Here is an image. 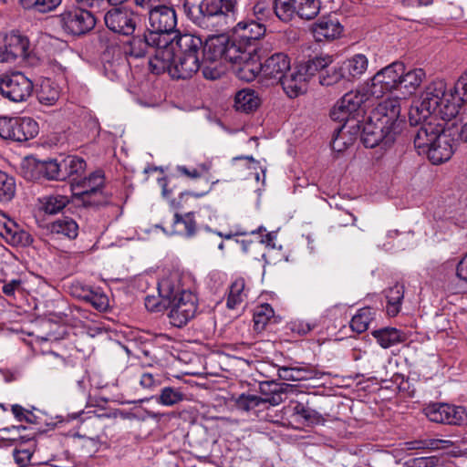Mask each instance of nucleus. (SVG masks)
I'll return each instance as SVG.
<instances>
[{"mask_svg": "<svg viewBox=\"0 0 467 467\" xmlns=\"http://www.w3.org/2000/svg\"><path fill=\"white\" fill-rule=\"evenodd\" d=\"M56 410H12L15 419L20 422H26L36 426L39 431H45L47 428H56L77 420L84 410L67 414V416L55 413Z\"/></svg>", "mask_w": 467, "mask_h": 467, "instance_id": "f8f14e48", "label": "nucleus"}, {"mask_svg": "<svg viewBox=\"0 0 467 467\" xmlns=\"http://www.w3.org/2000/svg\"><path fill=\"white\" fill-rule=\"evenodd\" d=\"M69 202L67 196L55 194L45 197L43 200V210L46 213L56 214L61 212Z\"/></svg>", "mask_w": 467, "mask_h": 467, "instance_id": "864d4df0", "label": "nucleus"}, {"mask_svg": "<svg viewBox=\"0 0 467 467\" xmlns=\"http://www.w3.org/2000/svg\"><path fill=\"white\" fill-rule=\"evenodd\" d=\"M292 386L276 381H263L259 385L261 396L255 394L243 393L235 400L238 409H254L262 404L268 403L271 406H277L284 400L288 389Z\"/></svg>", "mask_w": 467, "mask_h": 467, "instance_id": "6e6552de", "label": "nucleus"}, {"mask_svg": "<svg viewBox=\"0 0 467 467\" xmlns=\"http://www.w3.org/2000/svg\"><path fill=\"white\" fill-rule=\"evenodd\" d=\"M59 96L60 91L58 87L49 81L42 83L37 94L39 102L47 106L55 104L59 99Z\"/></svg>", "mask_w": 467, "mask_h": 467, "instance_id": "09e8293b", "label": "nucleus"}, {"mask_svg": "<svg viewBox=\"0 0 467 467\" xmlns=\"http://www.w3.org/2000/svg\"><path fill=\"white\" fill-rule=\"evenodd\" d=\"M58 20L63 31L75 36L87 34L96 25L92 13L83 7L65 10L58 16Z\"/></svg>", "mask_w": 467, "mask_h": 467, "instance_id": "4468645a", "label": "nucleus"}, {"mask_svg": "<svg viewBox=\"0 0 467 467\" xmlns=\"http://www.w3.org/2000/svg\"><path fill=\"white\" fill-rule=\"evenodd\" d=\"M426 418L436 423L467 425V410H423Z\"/></svg>", "mask_w": 467, "mask_h": 467, "instance_id": "2f4dec72", "label": "nucleus"}, {"mask_svg": "<svg viewBox=\"0 0 467 467\" xmlns=\"http://www.w3.org/2000/svg\"><path fill=\"white\" fill-rule=\"evenodd\" d=\"M397 134L368 117L362 128L361 140L366 148L379 146L383 149L389 147L394 142Z\"/></svg>", "mask_w": 467, "mask_h": 467, "instance_id": "a211bd4d", "label": "nucleus"}, {"mask_svg": "<svg viewBox=\"0 0 467 467\" xmlns=\"http://www.w3.org/2000/svg\"><path fill=\"white\" fill-rule=\"evenodd\" d=\"M160 297L167 301L170 309V323L176 327H182L197 312V298L190 291L183 290L176 275L162 278L158 284Z\"/></svg>", "mask_w": 467, "mask_h": 467, "instance_id": "7ed1b4c3", "label": "nucleus"}, {"mask_svg": "<svg viewBox=\"0 0 467 467\" xmlns=\"http://www.w3.org/2000/svg\"><path fill=\"white\" fill-rule=\"evenodd\" d=\"M403 69H405L404 63L394 61L378 71L368 86L369 95L381 98L388 92L399 89Z\"/></svg>", "mask_w": 467, "mask_h": 467, "instance_id": "ddd939ff", "label": "nucleus"}, {"mask_svg": "<svg viewBox=\"0 0 467 467\" xmlns=\"http://www.w3.org/2000/svg\"><path fill=\"white\" fill-rule=\"evenodd\" d=\"M87 300L98 310H106L109 306V298L105 295L90 293L86 296Z\"/></svg>", "mask_w": 467, "mask_h": 467, "instance_id": "e2e57ef3", "label": "nucleus"}, {"mask_svg": "<svg viewBox=\"0 0 467 467\" xmlns=\"http://www.w3.org/2000/svg\"><path fill=\"white\" fill-rule=\"evenodd\" d=\"M11 140L23 142L35 138L38 134V124L28 117L13 118Z\"/></svg>", "mask_w": 467, "mask_h": 467, "instance_id": "c85d7f7f", "label": "nucleus"}, {"mask_svg": "<svg viewBox=\"0 0 467 467\" xmlns=\"http://www.w3.org/2000/svg\"><path fill=\"white\" fill-rule=\"evenodd\" d=\"M294 381L309 380L312 379H320L323 373L315 367L307 364L299 367H293Z\"/></svg>", "mask_w": 467, "mask_h": 467, "instance_id": "4d7b16f0", "label": "nucleus"}, {"mask_svg": "<svg viewBox=\"0 0 467 467\" xmlns=\"http://www.w3.org/2000/svg\"><path fill=\"white\" fill-rule=\"evenodd\" d=\"M333 62L331 56L315 57L304 64H300L303 72L306 73L307 79L316 75L317 72L320 74Z\"/></svg>", "mask_w": 467, "mask_h": 467, "instance_id": "de8ad7c7", "label": "nucleus"}, {"mask_svg": "<svg viewBox=\"0 0 467 467\" xmlns=\"http://www.w3.org/2000/svg\"><path fill=\"white\" fill-rule=\"evenodd\" d=\"M226 44L227 36L224 35L209 36L202 48L205 63L223 60Z\"/></svg>", "mask_w": 467, "mask_h": 467, "instance_id": "72a5a7b5", "label": "nucleus"}, {"mask_svg": "<svg viewBox=\"0 0 467 467\" xmlns=\"http://www.w3.org/2000/svg\"><path fill=\"white\" fill-rule=\"evenodd\" d=\"M376 311L371 307H363L352 317L350 321V327L358 334L363 333L368 330L370 322L374 319Z\"/></svg>", "mask_w": 467, "mask_h": 467, "instance_id": "49530a36", "label": "nucleus"}, {"mask_svg": "<svg viewBox=\"0 0 467 467\" xmlns=\"http://www.w3.org/2000/svg\"><path fill=\"white\" fill-rule=\"evenodd\" d=\"M156 400L163 406H173L186 400V395L179 389L165 387Z\"/></svg>", "mask_w": 467, "mask_h": 467, "instance_id": "603ef678", "label": "nucleus"}, {"mask_svg": "<svg viewBox=\"0 0 467 467\" xmlns=\"http://www.w3.org/2000/svg\"><path fill=\"white\" fill-rule=\"evenodd\" d=\"M247 297L245 290V281L243 277L236 278L230 285L228 296L226 299V306L229 309H235Z\"/></svg>", "mask_w": 467, "mask_h": 467, "instance_id": "79ce46f5", "label": "nucleus"}, {"mask_svg": "<svg viewBox=\"0 0 467 467\" xmlns=\"http://www.w3.org/2000/svg\"><path fill=\"white\" fill-rule=\"evenodd\" d=\"M149 14V26L148 29L152 35L159 37L162 46L171 43L172 36L178 31L177 26V15L175 10L164 5L157 6L155 9L150 10Z\"/></svg>", "mask_w": 467, "mask_h": 467, "instance_id": "9d476101", "label": "nucleus"}, {"mask_svg": "<svg viewBox=\"0 0 467 467\" xmlns=\"http://www.w3.org/2000/svg\"><path fill=\"white\" fill-rule=\"evenodd\" d=\"M23 291V282L21 279H12L10 281H4L2 292L8 297H15L17 292Z\"/></svg>", "mask_w": 467, "mask_h": 467, "instance_id": "13d9d810", "label": "nucleus"}, {"mask_svg": "<svg viewBox=\"0 0 467 467\" xmlns=\"http://www.w3.org/2000/svg\"><path fill=\"white\" fill-rule=\"evenodd\" d=\"M28 46V39L16 32L0 36V63L14 62L17 57H25Z\"/></svg>", "mask_w": 467, "mask_h": 467, "instance_id": "aec40b11", "label": "nucleus"}, {"mask_svg": "<svg viewBox=\"0 0 467 467\" xmlns=\"http://www.w3.org/2000/svg\"><path fill=\"white\" fill-rule=\"evenodd\" d=\"M272 10H274L273 5L270 6L265 1H258L253 6V13L259 21L266 19Z\"/></svg>", "mask_w": 467, "mask_h": 467, "instance_id": "bf43d9fd", "label": "nucleus"}, {"mask_svg": "<svg viewBox=\"0 0 467 467\" xmlns=\"http://www.w3.org/2000/svg\"><path fill=\"white\" fill-rule=\"evenodd\" d=\"M368 65V61L366 56L357 54L341 63V70L345 74L346 79L350 81L359 78L366 72Z\"/></svg>", "mask_w": 467, "mask_h": 467, "instance_id": "c9c22d12", "label": "nucleus"}, {"mask_svg": "<svg viewBox=\"0 0 467 467\" xmlns=\"http://www.w3.org/2000/svg\"><path fill=\"white\" fill-rule=\"evenodd\" d=\"M149 67L153 74L160 75L168 72L172 78H191L201 67L200 58L192 56H175V52L169 49H160L149 60Z\"/></svg>", "mask_w": 467, "mask_h": 467, "instance_id": "20e7f679", "label": "nucleus"}, {"mask_svg": "<svg viewBox=\"0 0 467 467\" xmlns=\"http://www.w3.org/2000/svg\"><path fill=\"white\" fill-rule=\"evenodd\" d=\"M202 75L206 79L215 80L222 75V70L217 66L204 65L202 67Z\"/></svg>", "mask_w": 467, "mask_h": 467, "instance_id": "338daca9", "label": "nucleus"}, {"mask_svg": "<svg viewBox=\"0 0 467 467\" xmlns=\"http://www.w3.org/2000/svg\"><path fill=\"white\" fill-rule=\"evenodd\" d=\"M62 0H21L26 9H34L39 13H47L57 8Z\"/></svg>", "mask_w": 467, "mask_h": 467, "instance_id": "5fc2aeb1", "label": "nucleus"}, {"mask_svg": "<svg viewBox=\"0 0 467 467\" xmlns=\"http://www.w3.org/2000/svg\"><path fill=\"white\" fill-rule=\"evenodd\" d=\"M265 33V26L254 20L240 21L233 29V35L237 40L245 45L256 47V50L258 49V40Z\"/></svg>", "mask_w": 467, "mask_h": 467, "instance_id": "b1692460", "label": "nucleus"}, {"mask_svg": "<svg viewBox=\"0 0 467 467\" xmlns=\"http://www.w3.org/2000/svg\"><path fill=\"white\" fill-rule=\"evenodd\" d=\"M341 79H346L345 74H343V71L341 70V64L330 68L327 67L319 75V83L322 86H331L339 82Z\"/></svg>", "mask_w": 467, "mask_h": 467, "instance_id": "6e6d98bb", "label": "nucleus"}, {"mask_svg": "<svg viewBox=\"0 0 467 467\" xmlns=\"http://www.w3.org/2000/svg\"><path fill=\"white\" fill-rule=\"evenodd\" d=\"M287 412H289L288 416L280 415V419H270V420L274 424L294 429H301L317 422L312 416V412L316 410H287Z\"/></svg>", "mask_w": 467, "mask_h": 467, "instance_id": "c756f323", "label": "nucleus"}, {"mask_svg": "<svg viewBox=\"0 0 467 467\" xmlns=\"http://www.w3.org/2000/svg\"><path fill=\"white\" fill-rule=\"evenodd\" d=\"M51 233L61 234L68 239H75L78 234V225L75 220L69 217L59 218L50 223Z\"/></svg>", "mask_w": 467, "mask_h": 467, "instance_id": "a18cd8bd", "label": "nucleus"}, {"mask_svg": "<svg viewBox=\"0 0 467 467\" xmlns=\"http://www.w3.org/2000/svg\"><path fill=\"white\" fill-rule=\"evenodd\" d=\"M387 299L386 311L389 317H396L401 308L404 298V285L396 283L393 286L385 290Z\"/></svg>", "mask_w": 467, "mask_h": 467, "instance_id": "ea45409f", "label": "nucleus"}, {"mask_svg": "<svg viewBox=\"0 0 467 467\" xmlns=\"http://www.w3.org/2000/svg\"><path fill=\"white\" fill-rule=\"evenodd\" d=\"M453 139L445 131L434 140L425 154L433 164L447 161L453 154Z\"/></svg>", "mask_w": 467, "mask_h": 467, "instance_id": "cd10ccee", "label": "nucleus"}, {"mask_svg": "<svg viewBox=\"0 0 467 467\" xmlns=\"http://www.w3.org/2000/svg\"><path fill=\"white\" fill-rule=\"evenodd\" d=\"M456 275L459 279L467 282V253L457 265Z\"/></svg>", "mask_w": 467, "mask_h": 467, "instance_id": "774afa93", "label": "nucleus"}, {"mask_svg": "<svg viewBox=\"0 0 467 467\" xmlns=\"http://www.w3.org/2000/svg\"><path fill=\"white\" fill-rule=\"evenodd\" d=\"M426 418L436 423L467 425V410H423Z\"/></svg>", "mask_w": 467, "mask_h": 467, "instance_id": "7c9ffc66", "label": "nucleus"}, {"mask_svg": "<svg viewBox=\"0 0 467 467\" xmlns=\"http://www.w3.org/2000/svg\"><path fill=\"white\" fill-rule=\"evenodd\" d=\"M62 181L71 180L72 184H77L79 178L84 174L87 163L84 159L77 156H67L61 161Z\"/></svg>", "mask_w": 467, "mask_h": 467, "instance_id": "f704fd0d", "label": "nucleus"}, {"mask_svg": "<svg viewBox=\"0 0 467 467\" xmlns=\"http://www.w3.org/2000/svg\"><path fill=\"white\" fill-rule=\"evenodd\" d=\"M238 0H190L183 5L188 18L197 26L210 32H219L236 20Z\"/></svg>", "mask_w": 467, "mask_h": 467, "instance_id": "f03ea898", "label": "nucleus"}, {"mask_svg": "<svg viewBox=\"0 0 467 467\" xmlns=\"http://www.w3.org/2000/svg\"><path fill=\"white\" fill-rule=\"evenodd\" d=\"M154 296H147L145 298V306L150 312H161L167 308V301Z\"/></svg>", "mask_w": 467, "mask_h": 467, "instance_id": "680f3d73", "label": "nucleus"}, {"mask_svg": "<svg viewBox=\"0 0 467 467\" xmlns=\"http://www.w3.org/2000/svg\"><path fill=\"white\" fill-rule=\"evenodd\" d=\"M128 69L126 55L119 47L108 48L103 54V71L110 80L119 79Z\"/></svg>", "mask_w": 467, "mask_h": 467, "instance_id": "5701e85b", "label": "nucleus"}, {"mask_svg": "<svg viewBox=\"0 0 467 467\" xmlns=\"http://www.w3.org/2000/svg\"><path fill=\"white\" fill-rule=\"evenodd\" d=\"M104 21L110 31L130 36L134 33L140 17L131 9L119 7L109 10L104 16Z\"/></svg>", "mask_w": 467, "mask_h": 467, "instance_id": "f3484780", "label": "nucleus"}, {"mask_svg": "<svg viewBox=\"0 0 467 467\" xmlns=\"http://www.w3.org/2000/svg\"><path fill=\"white\" fill-rule=\"evenodd\" d=\"M223 60L236 65L239 78L245 81H252L258 75L256 47L241 43L234 35L227 36Z\"/></svg>", "mask_w": 467, "mask_h": 467, "instance_id": "0eeeda50", "label": "nucleus"}, {"mask_svg": "<svg viewBox=\"0 0 467 467\" xmlns=\"http://www.w3.org/2000/svg\"><path fill=\"white\" fill-rule=\"evenodd\" d=\"M274 317V309L269 304L257 306L254 313V327L257 331L265 329L267 323Z\"/></svg>", "mask_w": 467, "mask_h": 467, "instance_id": "3c124183", "label": "nucleus"}, {"mask_svg": "<svg viewBox=\"0 0 467 467\" xmlns=\"http://www.w3.org/2000/svg\"><path fill=\"white\" fill-rule=\"evenodd\" d=\"M258 66V75L262 78L270 81V84L279 83L291 67L289 57L283 53L277 52L271 55L264 62L260 60L256 62Z\"/></svg>", "mask_w": 467, "mask_h": 467, "instance_id": "6ab92c4d", "label": "nucleus"}, {"mask_svg": "<svg viewBox=\"0 0 467 467\" xmlns=\"http://www.w3.org/2000/svg\"><path fill=\"white\" fill-rule=\"evenodd\" d=\"M163 47L165 46H162L160 38L145 29L141 34L134 35L129 40L125 55L140 58L149 54L150 50H154V57L160 49H164Z\"/></svg>", "mask_w": 467, "mask_h": 467, "instance_id": "412c9836", "label": "nucleus"}, {"mask_svg": "<svg viewBox=\"0 0 467 467\" xmlns=\"http://www.w3.org/2000/svg\"><path fill=\"white\" fill-rule=\"evenodd\" d=\"M312 33L317 42L333 40L341 35L342 26L334 16H323L312 26Z\"/></svg>", "mask_w": 467, "mask_h": 467, "instance_id": "a878e982", "label": "nucleus"}, {"mask_svg": "<svg viewBox=\"0 0 467 467\" xmlns=\"http://www.w3.org/2000/svg\"><path fill=\"white\" fill-rule=\"evenodd\" d=\"M0 227V234L13 246L26 247L33 243L32 235L11 219H6Z\"/></svg>", "mask_w": 467, "mask_h": 467, "instance_id": "bb28decb", "label": "nucleus"}, {"mask_svg": "<svg viewBox=\"0 0 467 467\" xmlns=\"http://www.w3.org/2000/svg\"><path fill=\"white\" fill-rule=\"evenodd\" d=\"M307 80L306 73L297 65L294 67H290V69L286 71L279 83L288 97L296 98L306 89Z\"/></svg>", "mask_w": 467, "mask_h": 467, "instance_id": "393cba45", "label": "nucleus"}, {"mask_svg": "<svg viewBox=\"0 0 467 467\" xmlns=\"http://www.w3.org/2000/svg\"><path fill=\"white\" fill-rule=\"evenodd\" d=\"M425 78L426 74L422 68H413L407 72L405 68L403 69L402 76H400V88L411 95L420 87Z\"/></svg>", "mask_w": 467, "mask_h": 467, "instance_id": "a19ab883", "label": "nucleus"}, {"mask_svg": "<svg viewBox=\"0 0 467 467\" xmlns=\"http://www.w3.org/2000/svg\"><path fill=\"white\" fill-rule=\"evenodd\" d=\"M451 443L450 441L441 440V439H418L410 441H405L402 444L403 451H413V450H421V451H436L439 449L448 447V444Z\"/></svg>", "mask_w": 467, "mask_h": 467, "instance_id": "c03bdc74", "label": "nucleus"}, {"mask_svg": "<svg viewBox=\"0 0 467 467\" xmlns=\"http://www.w3.org/2000/svg\"><path fill=\"white\" fill-rule=\"evenodd\" d=\"M211 190V187L202 192H181L179 195V200L171 199L170 200V205L174 209H182L183 208V202L186 201L189 197L192 196L195 198H200L204 196L206 193H208Z\"/></svg>", "mask_w": 467, "mask_h": 467, "instance_id": "052dcab7", "label": "nucleus"}, {"mask_svg": "<svg viewBox=\"0 0 467 467\" xmlns=\"http://www.w3.org/2000/svg\"><path fill=\"white\" fill-rule=\"evenodd\" d=\"M438 463L439 458L437 456L420 457L412 461L413 467H435Z\"/></svg>", "mask_w": 467, "mask_h": 467, "instance_id": "69168bd1", "label": "nucleus"}, {"mask_svg": "<svg viewBox=\"0 0 467 467\" xmlns=\"http://www.w3.org/2000/svg\"><path fill=\"white\" fill-rule=\"evenodd\" d=\"M369 117L373 121L376 120L399 134L403 125V119H400V99L389 98L379 102Z\"/></svg>", "mask_w": 467, "mask_h": 467, "instance_id": "dca6fc26", "label": "nucleus"}, {"mask_svg": "<svg viewBox=\"0 0 467 467\" xmlns=\"http://www.w3.org/2000/svg\"><path fill=\"white\" fill-rule=\"evenodd\" d=\"M13 439L15 441L11 446H15V449L13 450V456L16 463L19 467L28 466L31 463L33 454L36 451V440L33 438L25 439L24 437Z\"/></svg>", "mask_w": 467, "mask_h": 467, "instance_id": "473e14b6", "label": "nucleus"}, {"mask_svg": "<svg viewBox=\"0 0 467 467\" xmlns=\"http://www.w3.org/2000/svg\"><path fill=\"white\" fill-rule=\"evenodd\" d=\"M260 103V98L252 88L241 89L234 97V107L238 111L252 112L259 107Z\"/></svg>", "mask_w": 467, "mask_h": 467, "instance_id": "58836bf2", "label": "nucleus"}, {"mask_svg": "<svg viewBox=\"0 0 467 467\" xmlns=\"http://www.w3.org/2000/svg\"><path fill=\"white\" fill-rule=\"evenodd\" d=\"M32 92V81L21 72H14L0 78V93L11 101H25Z\"/></svg>", "mask_w": 467, "mask_h": 467, "instance_id": "2eb2a0df", "label": "nucleus"}, {"mask_svg": "<svg viewBox=\"0 0 467 467\" xmlns=\"http://www.w3.org/2000/svg\"><path fill=\"white\" fill-rule=\"evenodd\" d=\"M34 169L38 178L62 181L61 163L57 160L37 161L35 163Z\"/></svg>", "mask_w": 467, "mask_h": 467, "instance_id": "37998d69", "label": "nucleus"}, {"mask_svg": "<svg viewBox=\"0 0 467 467\" xmlns=\"http://www.w3.org/2000/svg\"><path fill=\"white\" fill-rule=\"evenodd\" d=\"M197 223L194 218V213L189 212L181 215L176 213L172 221V233L185 236L187 238L193 237L197 233Z\"/></svg>", "mask_w": 467, "mask_h": 467, "instance_id": "e433bc0d", "label": "nucleus"}, {"mask_svg": "<svg viewBox=\"0 0 467 467\" xmlns=\"http://www.w3.org/2000/svg\"><path fill=\"white\" fill-rule=\"evenodd\" d=\"M274 12L282 22L292 21L296 16L301 19L311 20L320 10L318 0H274Z\"/></svg>", "mask_w": 467, "mask_h": 467, "instance_id": "9b49d317", "label": "nucleus"}, {"mask_svg": "<svg viewBox=\"0 0 467 467\" xmlns=\"http://www.w3.org/2000/svg\"><path fill=\"white\" fill-rule=\"evenodd\" d=\"M13 118L0 117V137L5 140H11Z\"/></svg>", "mask_w": 467, "mask_h": 467, "instance_id": "0e129e2a", "label": "nucleus"}, {"mask_svg": "<svg viewBox=\"0 0 467 467\" xmlns=\"http://www.w3.org/2000/svg\"><path fill=\"white\" fill-rule=\"evenodd\" d=\"M421 101L414 106H411L409 112V121L411 126H420L415 130L413 135V143L420 155H425L429 150L431 144L440 135L444 132V127L439 122L440 109L430 110V114H419L418 117L412 119V110L420 109Z\"/></svg>", "mask_w": 467, "mask_h": 467, "instance_id": "423d86ee", "label": "nucleus"}, {"mask_svg": "<svg viewBox=\"0 0 467 467\" xmlns=\"http://www.w3.org/2000/svg\"><path fill=\"white\" fill-rule=\"evenodd\" d=\"M368 97L366 93L359 91H350L346 93L333 107L330 111V117L333 120L343 123L339 128H337L335 131L337 134L334 136L332 140V148L334 150L341 151L343 147L340 145V133L345 128L347 122L351 119L360 122L359 118H363L365 112L364 103Z\"/></svg>", "mask_w": 467, "mask_h": 467, "instance_id": "39448f33", "label": "nucleus"}, {"mask_svg": "<svg viewBox=\"0 0 467 467\" xmlns=\"http://www.w3.org/2000/svg\"><path fill=\"white\" fill-rule=\"evenodd\" d=\"M467 102V71L456 81L454 86L447 88L442 80L433 81L427 86L421 95L420 109L412 110V119L419 114H430V110L440 109L442 120H451L460 112L462 106Z\"/></svg>", "mask_w": 467, "mask_h": 467, "instance_id": "f257e3e1", "label": "nucleus"}, {"mask_svg": "<svg viewBox=\"0 0 467 467\" xmlns=\"http://www.w3.org/2000/svg\"><path fill=\"white\" fill-rule=\"evenodd\" d=\"M76 186L82 190L78 193L84 206H103L110 202L111 193L105 191V175L98 170L77 182Z\"/></svg>", "mask_w": 467, "mask_h": 467, "instance_id": "1a4fd4ad", "label": "nucleus"}, {"mask_svg": "<svg viewBox=\"0 0 467 467\" xmlns=\"http://www.w3.org/2000/svg\"><path fill=\"white\" fill-rule=\"evenodd\" d=\"M171 43L165 46V49L171 48L175 56L199 57L202 48V39L193 34H182L177 32L172 36Z\"/></svg>", "mask_w": 467, "mask_h": 467, "instance_id": "4be33fe9", "label": "nucleus"}, {"mask_svg": "<svg viewBox=\"0 0 467 467\" xmlns=\"http://www.w3.org/2000/svg\"><path fill=\"white\" fill-rule=\"evenodd\" d=\"M378 344L383 348H389L406 340V334L395 327H386L371 332Z\"/></svg>", "mask_w": 467, "mask_h": 467, "instance_id": "4c0bfd02", "label": "nucleus"}, {"mask_svg": "<svg viewBox=\"0 0 467 467\" xmlns=\"http://www.w3.org/2000/svg\"><path fill=\"white\" fill-rule=\"evenodd\" d=\"M16 190L15 178L0 171V202H6L11 201L16 194Z\"/></svg>", "mask_w": 467, "mask_h": 467, "instance_id": "8fccbe9b", "label": "nucleus"}]
</instances>
